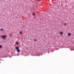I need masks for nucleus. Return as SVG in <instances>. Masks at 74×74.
<instances>
[{"label":"nucleus","mask_w":74,"mask_h":74,"mask_svg":"<svg viewBox=\"0 0 74 74\" xmlns=\"http://www.w3.org/2000/svg\"><path fill=\"white\" fill-rule=\"evenodd\" d=\"M3 47L2 46V45H0V49H1Z\"/></svg>","instance_id":"obj_7"},{"label":"nucleus","mask_w":74,"mask_h":74,"mask_svg":"<svg viewBox=\"0 0 74 74\" xmlns=\"http://www.w3.org/2000/svg\"><path fill=\"white\" fill-rule=\"evenodd\" d=\"M9 36H10V37H11V34H10Z\"/></svg>","instance_id":"obj_13"},{"label":"nucleus","mask_w":74,"mask_h":74,"mask_svg":"<svg viewBox=\"0 0 74 74\" xmlns=\"http://www.w3.org/2000/svg\"><path fill=\"white\" fill-rule=\"evenodd\" d=\"M19 33L20 34H22V31L20 32H19Z\"/></svg>","instance_id":"obj_6"},{"label":"nucleus","mask_w":74,"mask_h":74,"mask_svg":"<svg viewBox=\"0 0 74 74\" xmlns=\"http://www.w3.org/2000/svg\"><path fill=\"white\" fill-rule=\"evenodd\" d=\"M0 63H1V62H0Z\"/></svg>","instance_id":"obj_14"},{"label":"nucleus","mask_w":74,"mask_h":74,"mask_svg":"<svg viewBox=\"0 0 74 74\" xmlns=\"http://www.w3.org/2000/svg\"><path fill=\"white\" fill-rule=\"evenodd\" d=\"M40 0H36V1H40Z\"/></svg>","instance_id":"obj_11"},{"label":"nucleus","mask_w":74,"mask_h":74,"mask_svg":"<svg viewBox=\"0 0 74 74\" xmlns=\"http://www.w3.org/2000/svg\"><path fill=\"white\" fill-rule=\"evenodd\" d=\"M68 36H71V33H68Z\"/></svg>","instance_id":"obj_4"},{"label":"nucleus","mask_w":74,"mask_h":74,"mask_svg":"<svg viewBox=\"0 0 74 74\" xmlns=\"http://www.w3.org/2000/svg\"><path fill=\"white\" fill-rule=\"evenodd\" d=\"M16 44H17V45H19V42H18L17 41H16Z\"/></svg>","instance_id":"obj_5"},{"label":"nucleus","mask_w":74,"mask_h":74,"mask_svg":"<svg viewBox=\"0 0 74 74\" xmlns=\"http://www.w3.org/2000/svg\"><path fill=\"white\" fill-rule=\"evenodd\" d=\"M64 25H67V23H65L64 24Z\"/></svg>","instance_id":"obj_12"},{"label":"nucleus","mask_w":74,"mask_h":74,"mask_svg":"<svg viewBox=\"0 0 74 74\" xmlns=\"http://www.w3.org/2000/svg\"><path fill=\"white\" fill-rule=\"evenodd\" d=\"M33 15L34 16H35V13H34L33 12Z\"/></svg>","instance_id":"obj_9"},{"label":"nucleus","mask_w":74,"mask_h":74,"mask_svg":"<svg viewBox=\"0 0 74 74\" xmlns=\"http://www.w3.org/2000/svg\"><path fill=\"white\" fill-rule=\"evenodd\" d=\"M1 31L2 32H3V29H0Z\"/></svg>","instance_id":"obj_8"},{"label":"nucleus","mask_w":74,"mask_h":74,"mask_svg":"<svg viewBox=\"0 0 74 74\" xmlns=\"http://www.w3.org/2000/svg\"><path fill=\"white\" fill-rule=\"evenodd\" d=\"M2 38H3L4 39H5V38H7V35H2L1 36Z\"/></svg>","instance_id":"obj_2"},{"label":"nucleus","mask_w":74,"mask_h":74,"mask_svg":"<svg viewBox=\"0 0 74 74\" xmlns=\"http://www.w3.org/2000/svg\"><path fill=\"white\" fill-rule=\"evenodd\" d=\"M34 41H37V40L36 39H34Z\"/></svg>","instance_id":"obj_10"},{"label":"nucleus","mask_w":74,"mask_h":74,"mask_svg":"<svg viewBox=\"0 0 74 74\" xmlns=\"http://www.w3.org/2000/svg\"><path fill=\"white\" fill-rule=\"evenodd\" d=\"M15 48L17 50V52H19L20 51H21V50H20V49H19V48L18 47H15Z\"/></svg>","instance_id":"obj_1"},{"label":"nucleus","mask_w":74,"mask_h":74,"mask_svg":"<svg viewBox=\"0 0 74 74\" xmlns=\"http://www.w3.org/2000/svg\"><path fill=\"white\" fill-rule=\"evenodd\" d=\"M60 35H63V32L62 31H60Z\"/></svg>","instance_id":"obj_3"}]
</instances>
